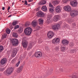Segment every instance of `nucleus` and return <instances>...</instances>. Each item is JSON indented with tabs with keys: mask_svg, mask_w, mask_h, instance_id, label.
<instances>
[{
	"mask_svg": "<svg viewBox=\"0 0 78 78\" xmlns=\"http://www.w3.org/2000/svg\"><path fill=\"white\" fill-rule=\"evenodd\" d=\"M12 16V15H10L8 16V17H11Z\"/></svg>",
	"mask_w": 78,
	"mask_h": 78,
	"instance_id": "nucleus-51",
	"label": "nucleus"
},
{
	"mask_svg": "<svg viewBox=\"0 0 78 78\" xmlns=\"http://www.w3.org/2000/svg\"><path fill=\"white\" fill-rule=\"evenodd\" d=\"M41 9L44 11H46L47 10V7L45 6H43V7L41 8Z\"/></svg>",
	"mask_w": 78,
	"mask_h": 78,
	"instance_id": "nucleus-22",
	"label": "nucleus"
},
{
	"mask_svg": "<svg viewBox=\"0 0 78 78\" xmlns=\"http://www.w3.org/2000/svg\"><path fill=\"white\" fill-rule=\"evenodd\" d=\"M60 28V25L59 24H56L53 26L52 27V29L53 30H58Z\"/></svg>",
	"mask_w": 78,
	"mask_h": 78,
	"instance_id": "nucleus-9",
	"label": "nucleus"
},
{
	"mask_svg": "<svg viewBox=\"0 0 78 78\" xmlns=\"http://www.w3.org/2000/svg\"><path fill=\"white\" fill-rule=\"evenodd\" d=\"M42 2H43V4L44 5H45L46 3V1L45 0H42Z\"/></svg>",
	"mask_w": 78,
	"mask_h": 78,
	"instance_id": "nucleus-42",
	"label": "nucleus"
},
{
	"mask_svg": "<svg viewBox=\"0 0 78 78\" xmlns=\"http://www.w3.org/2000/svg\"><path fill=\"white\" fill-rule=\"evenodd\" d=\"M59 38H55L52 40V43L55 44L59 43Z\"/></svg>",
	"mask_w": 78,
	"mask_h": 78,
	"instance_id": "nucleus-12",
	"label": "nucleus"
},
{
	"mask_svg": "<svg viewBox=\"0 0 78 78\" xmlns=\"http://www.w3.org/2000/svg\"><path fill=\"white\" fill-rule=\"evenodd\" d=\"M23 28L21 27L18 30V31L20 33H22L23 31Z\"/></svg>",
	"mask_w": 78,
	"mask_h": 78,
	"instance_id": "nucleus-28",
	"label": "nucleus"
},
{
	"mask_svg": "<svg viewBox=\"0 0 78 78\" xmlns=\"http://www.w3.org/2000/svg\"><path fill=\"white\" fill-rule=\"evenodd\" d=\"M33 47V44H29L27 50H30V49H31Z\"/></svg>",
	"mask_w": 78,
	"mask_h": 78,
	"instance_id": "nucleus-24",
	"label": "nucleus"
},
{
	"mask_svg": "<svg viewBox=\"0 0 78 78\" xmlns=\"http://www.w3.org/2000/svg\"><path fill=\"white\" fill-rule=\"evenodd\" d=\"M39 42H42V40H39Z\"/></svg>",
	"mask_w": 78,
	"mask_h": 78,
	"instance_id": "nucleus-50",
	"label": "nucleus"
},
{
	"mask_svg": "<svg viewBox=\"0 0 78 78\" xmlns=\"http://www.w3.org/2000/svg\"><path fill=\"white\" fill-rule=\"evenodd\" d=\"M11 27H10V28H11Z\"/></svg>",
	"mask_w": 78,
	"mask_h": 78,
	"instance_id": "nucleus-64",
	"label": "nucleus"
},
{
	"mask_svg": "<svg viewBox=\"0 0 78 78\" xmlns=\"http://www.w3.org/2000/svg\"><path fill=\"white\" fill-rule=\"evenodd\" d=\"M22 3H24V1H22Z\"/></svg>",
	"mask_w": 78,
	"mask_h": 78,
	"instance_id": "nucleus-55",
	"label": "nucleus"
},
{
	"mask_svg": "<svg viewBox=\"0 0 78 78\" xmlns=\"http://www.w3.org/2000/svg\"><path fill=\"white\" fill-rule=\"evenodd\" d=\"M29 2H32V0H30L28 1Z\"/></svg>",
	"mask_w": 78,
	"mask_h": 78,
	"instance_id": "nucleus-53",
	"label": "nucleus"
},
{
	"mask_svg": "<svg viewBox=\"0 0 78 78\" xmlns=\"http://www.w3.org/2000/svg\"><path fill=\"white\" fill-rule=\"evenodd\" d=\"M24 5H28V3H27V0L25 1Z\"/></svg>",
	"mask_w": 78,
	"mask_h": 78,
	"instance_id": "nucleus-44",
	"label": "nucleus"
},
{
	"mask_svg": "<svg viewBox=\"0 0 78 78\" xmlns=\"http://www.w3.org/2000/svg\"><path fill=\"white\" fill-rule=\"evenodd\" d=\"M20 62L19 61L16 64V67H18L19 64H20Z\"/></svg>",
	"mask_w": 78,
	"mask_h": 78,
	"instance_id": "nucleus-39",
	"label": "nucleus"
},
{
	"mask_svg": "<svg viewBox=\"0 0 78 78\" xmlns=\"http://www.w3.org/2000/svg\"><path fill=\"white\" fill-rule=\"evenodd\" d=\"M30 23H27L25 24V26L26 27H28L29 26V25H30Z\"/></svg>",
	"mask_w": 78,
	"mask_h": 78,
	"instance_id": "nucleus-35",
	"label": "nucleus"
},
{
	"mask_svg": "<svg viewBox=\"0 0 78 78\" xmlns=\"http://www.w3.org/2000/svg\"><path fill=\"white\" fill-rule=\"evenodd\" d=\"M51 15H48V16L47 22L48 23L51 22Z\"/></svg>",
	"mask_w": 78,
	"mask_h": 78,
	"instance_id": "nucleus-15",
	"label": "nucleus"
},
{
	"mask_svg": "<svg viewBox=\"0 0 78 78\" xmlns=\"http://www.w3.org/2000/svg\"><path fill=\"white\" fill-rule=\"evenodd\" d=\"M39 5H44V4H43V2L42 0L39 3Z\"/></svg>",
	"mask_w": 78,
	"mask_h": 78,
	"instance_id": "nucleus-36",
	"label": "nucleus"
},
{
	"mask_svg": "<svg viewBox=\"0 0 78 78\" xmlns=\"http://www.w3.org/2000/svg\"><path fill=\"white\" fill-rule=\"evenodd\" d=\"M4 70V68H0V71H3Z\"/></svg>",
	"mask_w": 78,
	"mask_h": 78,
	"instance_id": "nucleus-46",
	"label": "nucleus"
},
{
	"mask_svg": "<svg viewBox=\"0 0 78 78\" xmlns=\"http://www.w3.org/2000/svg\"><path fill=\"white\" fill-rule=\"evenodd\" d=\"M64 3H67V2H68V1L67 0H63V1Z\"/></svg>",
	"mask_w": 78,
	"mask_h": 78,
	"instance_id": "nucleus-47",
	"label": "nucleus"
},
{
	"mask_svg": "<svg viewBox=\"0 0 78 78\" xmlns=\"http://www.w3.org/2000/svg\"><path fill=\"white\" fill-rule=\"evenodd\" d=\"M59 15H57L55 16L53 18V20L55 22H57L58 20V19H59Z\"/></svg>",
	"mask_w": 78,
	"mask_h": 78,
	"instance_id": "nucleus-18",
	"label": "nucleus"
},
{
	"mask_svg": "<svg viewBox=\"0 0 78 78\" xmlns=\"http://www.w3.org/2000/svg\"><path fill=\"white\" fill-rule=\"evenodd\" d=\"M71 0H68V1H71Z\"/></svg>",
	"mask_w": 78,
	"mask_h": 78,
	"instance_id": "nucleus-57",
	"label": "nucleus"
},
{
	"mask_svg": "<svg viewBox=\"0 0 78 78\" xmlns=\"http://www.w3.org/2000/svg\"><path fill=\"white\" fill-rule=\"evenodd\" d=\"M21 58V60H22V59H23V58H25V57H24L23 58H22V56H21L20 57Z\"/></svg>",
	"mask_w": 78,
	"mask_h": 78,
	"instance_id": "nucleus-48",
	"label": "nucleus"
},
{
	"mask_svg": "<svg viewBox=\"0 0 78 78\" xmlns=\"http://www.w3.org/2000/svg\"><path fill=\"white\" fill-rule=\"evenodd\" d=\"M55 11L56 12L59 13L61 12V9H60V6H58L55 8Z\"/></svg>",
	"mask_w": 78,
	"mask_h": 78,
	"instance_id": "nucleus-17",
	"label": "nucleus"
},
{
	"mask_svg": "<svg viewBox=\"0 0 78 78\" xmlns=\"http://www.w3.org/2000/svg\"><path fill=\"white\" fill-rule=\"evenodd\" d=\"M32 32V29L30 27H27L24 30V33L27 36H30Z\"/></svg>",
	"mask_w": 78,
	"mask_h": 78,
	"instance_id": "nucleus-1",
	"label": "nucleus"
},
{
	"mask_svg": "<svg viewBox=\"0 0 78 78\" xmlns=\"http://www.w3.org/2000/svg\"><path fill=\"white\" fill-rule=\"evenodd\" d=\"M32 24L34 27H36L37 25V23H36V22L33 21L32 22Z\"/></svg>",
	"mask_w": 78,
	"mask_h": 78,
	"instance_id": "nucleus-23",
	"label": "nucleus"
},
{
	"mask_svg": "<svg viewBox=\"0 0 78 78\" xmlns=\"http://www.w3.org/2000/svg\"><path fill=\"white\" fill-rule=\"evenodd\" d=\"M72 78H78V77L76 75H73L72 77Z\"/></svg>",
	"mask_w": 78,
	"mask_h": 78,
	"instance_id": "nucleus-41",
	"label": "nucleus"
},
{
	"mask_svg": "<svg viewBox=\"0 0 78 78\" xmlns=\"http://www.w3.org/2000/svg\"><path fill=\"white\" fill-rule=\"evenodd\" d=\"M62 69H61V71H62Z\"/></svg>",
	"mask_w": 78,
	"mask_h": 78,
	"instance_id": "nucleus-59",
	"label": "nucleus"
},
{
	"mask_svg": "<svg viewBox=\"0 0 78 78\" xmlns=\"http://www.w3.org/2000/svg\"><path fill=\"white\" fill-rule=\"evenodd\" d=\"M22 44L24 48H27V47L28 46V42L26 41H24L23 40L22 42Z\"/></svg>",
	"mask_w": 78,
	"mask_h": 78,
	"instance_id": "nucleus-10",
	"label": "nucleus"
},
{
	"mask_svg": "<svg viewBox=\"0 0 78 78\" xmlns=\"http://www.w3.org/2000/svg\"><path fill=\"white\" fill-rule=\"evenodd\" d=\"M70 15L72 17H75L78 14V11L73 9L70 13Z\"/></svg>",
	"mask_w": 78,
	"mask_h": 78,
	"instance_id": "nucleus-2",
	"label": "nucleus"
},
{
	"mask_svg": "<svg viewBox=\"0 0 78 78\" xmlns=\"http://www.w3.org/2000/svg\"><path fill=\"white\" fill-rule=\"evenodd\" d=\"M52 78H55V77H53Z\"/></svg>",
	"mask_w": 78,
	"mask_h": 78,
	"instance_id": "nucleus-58",
	"label": "nucleus"
},
{
	"mask_svg": "<svg viewBox=\"0 0 78 78\" xmlns=\"http://www.w3.org/2000/svg\"><path fill=\"white\" fill-rule=\"evenodd\" d=\"M42 55V53L41 51L36 52L35 53V56L36 58H38V57H41Z\"/></svg>",
	"mask_w": 78,
	"mask_h": 78,
	"instance_id": "nucleus-5",
	"label": "nucleus"
},
{
	"mask_svg": "<svg viewBox=\"0 0 78 78\" xmlns=\"http://www.w3.org/2000/svg\"><path fill=\"white\" fill-rule=\"evenodd\" d=\"M76 24L75 23H73L72 24V27L73 28H74L76 27Z\"/></svg>",
	"mask_w": 78,
	"mask_h": 78,
	"instance_id": "nucleus-33",
	"label": "nucleus"
},
{
	"mask_svg": "<svg viewBox=\"0 0 78 78\" xmlns=\"http://www.w3.org/2000/svg\"><path fill=\"white\" fill-rule=\"evenodd\" d=\"M12 71H13V68H10L7 70L6 73L7 74H11L12 72Z\"/></svg>",
	"mask_w": 78,
	"mask_h": 78,
	"instance_id": "nucleus-14",
	"label": "nucleus"
},
{
	"mask_svg": "<svg viewBox=\"0 0 78 78\" xmlns=\"http://www.w3.org/2000/svg\"><path fill=\"white\" fill-rule=\"evenodd\" d=\"M64 9L65 11H67L68 12H69L72 11V8L69 5H66L64 7Z\"/></svg>",
	"mask_w": 78,
	"mask_h": 78,
	"instance_id": "nucleus-4",
	"label": "nucleus"
},
{
	"mask_svg": "<svg viewBox=\"0 0 78 78\" xmlns=\"http://www.w3.org/2000/svg\"><path fill=\"white\" fill-rule=\"evenodd\" d=\"M6 36H7V35L6 34H4L2 36V39H5V38H6Z\"/></svg>",
	"mask_w": 78,
	"mask_h": 78,
	"instance_id": "nucleus-26",
	"label": "nucleus"
},
{
	"mask_svg": "<svg viewBox=\"0 0 78 78\" xmlns=\"http://www.w3.org/2000/svg\"><path fill=\"white\" fill-rule=\"evenodd\" d=\"M37 30H40L41 29V27H40L39 26H37L36 27V28Z\"/></svg>",
	"mask_w": 78,
	"mask_h": 78,
	"instance_id": "nucleus-40",
	"label": "nucleus"
},
{
	"mask_svg": "<svg viewBox=\"0 0 78 78\" xmlns=\"http://www.w3.org/2000/svg\"><path fill=\"white\" fill-rule=\"evenodd\" d=\"M49 6L50 7H51V8H55V7H54L53 5L51 3H49Z\"/></svg>",
	"mask_w": 78,
	"mask_h": 78,
	"instance_id": "nucleus-37",
	"label": "nucleus"
},
{
	"mask_svg": "<svg viewBox=\"0 0 78 78\" xmlns=\"http://www.w3.org/2000/svg\"><path fill=\"white\" fill-rule=\"evenodd\" d=\"M51 3H52L53 5L55 6L56 5H58V4H59V2L58 1H52Z\"/></svg>",
	"mask_w": 78,
	"mask_h": 78,
	"instance_id": "nucleus-20",
	"label": "nucleus"
},
{
	"mask_svg": "<svg viewBox=\"0 0 78 78\" xmlns=\"http://www.w3.org/2000/svg\"><path fill=\"white\" fill-rule=\"evenodd\" d=\"M69 45L71 46V47H72V46L74 45V44H73V43H70L69 44Z\"/></svg>",
	"mask_w": 78,
	"mask_h": 78,
	"instance_id": "nucleus-43",
	"label": "nucleus"
},
{
	"mask_svg": "<svg viewBox=\"0 0 78 78\" xmlns=\"http://www.w3.org/2000/svg\"><path fill=\"white\" fill-rule=\"evenodd\" d=\"M55 8H50L49 9V11L50 12H52L54 11V9Z\"/></svg>",
	"mask_w": 78,
	"mask_h": 78,
	"instance_id": "nucleus-32",
	"label": "nucleus"
},
{
	"mask_svg": "<svg viewBox=\"0 0 78 78\" xmlns=\"http://www.w3.org/2000/svg\"><path fill=\"white\" fill-rule=\"evenodd\" d=\"M28 5H29V6H30V4H28Z\"/></svg>",
	"mask_w": 78,
	"mask_h": 78,
	"instance_id": "nucleus-56",
	"label": "nucleus"
},
{
	"mask_svg": "<svg viewBox=\"0 0 78 78\" xmlns=\"http://www.w3.org/2000/svg\"><path fill=\"white\" fill-rule=\"evenodd\" d=\"M62 44L63 45H68L69 44V41L64 40H63L62 41Z\"/></svg>",
	"mask_w": 78,
	"mask_h": 78,
	"instance_id": "nucleus-16",
	"label": "nucleus"
},
{
	"mask_svg": "<svg viewBox=\"0 0 78 78\" xmlns=\"http://www.w3.org/2000/svg\"><path fill=\"white\" fill-rule=\"evenodd\" d=\"M3 50V47L2 46H0V52H2Z\"/></svg>",
	"mask_w": 78,
	"mask_h": 78,
	"instance_id": "nucleus-31",
	"label": "nucleus"
},
{
	"mask_svg": "<svg viewBox=\"0 0 78 78\" xmlns=\"http://www.w3.org/2000/svg\"><path fill=\"white\" fill-rule=\"evenodd\" d=\"M18 28H19V26L18 25H16L14 27V29L15 30H16V29H17Z\"/></svg>",
	"mask_w": 78,
	"mask_h": 78,
	"instance_id": "nucleus-38",
	"label": "nucleus"
},
{
	"mask_svg": "<svg viewBox=\"0 0 78 78\" xmlns=\"http://www.w3.org/2000/svg\"><path fill=\"white\" fill-rule=\"evenodd\" d=\"M23 66H20L19 68L17 69L16 72L18 73H20L21 72L22 70H23Z\"/></svg>",
	"mask_w": 78,
	"mask_h": 78,
	"instance_id": "nucleus-19",
	"label": "nucleus"
},
{
	"mask_svg": "<svg viewBox=\"0 0 78 78\" xmlns=\"http://www.w3.org/2000/svg\"><path fill=\"white\" fill-rule=\"evenodd\" d=\"M55 50L57 51L58 50H59V47H56L55 48Z\"/></svg>",
	"mask_w": 78,
	"mask_h": 78,
	"instance_id": "nucleus-45",
	"label": "nucleus"
},
{
	"mask_svg": "<svg viewBox=\"0 0 78 78\" xmlns=\"http://www.w3.org/2000/svg\"><path fill=\"white\" fill-rule=\"evenodd\" d=\"M12 36H13V37H17V36H18V35H17V34L16 33H13L12 34Z\"/></svg>",
	"mask_w": 78,
	"mask_h": 78,
	"instance_id": "nucleus-27",
	"label": "nucleus"
},
{
	"mask_svg": "<svg viewBox=\"0 0 78 78\" xmlns=\"http://www.w3.org/2000/svg\"><path fill=\"white\" fill-rule=\"evenodd\" d=\"M17 21H13L12 23V25L13 26H15L16 25H17Z\"/></svg>",
	"mask_w": 78,
	"mask_h": 78,
	"instance_id": "nucleus-29",
	"label": "nucleus"
},
{
	"mask_svg": "<svg viewBox=\"0 0 78 78\" xmlns=\"http://www.w3.org/2000/svg\"><path fill=\"white\" fill-rule=\"evenodd\" d=\"M6 33L7 34H9V33H10V30H9V29L7 28L6 29Z\"/></svg>",
	"mask_w": 78,
	"mask_h": 78,
	"instance_id": "nucleus-30",
	"label": "nucleus"
},
{
	"mask_svg": "<svg viewBox=\"0 0 78 78\" xmlns=\"http://www.w3.org/2000/svg\"><path fill=\"white\" fill-rule=\"evenodd\" d=\"M9 9H10V7L9 6L8 7V9H7L8 11H9Z\"/></svg>",
	"mask_w": 78,
	"mask_h": 78,
	"instance_id": "nucleus-49",
	"label": "nucleus"
},
{
	"mask_svg": "<svg viewBox=\"0 0 78 78\" xmlns=\"http://www.w3.org/2000/svg\"><path fill=\"white\" fill-rule=\"evenodd\" d=\"M14 4V2H13L12 3V5Z\"/></svg>",
	"mask_w": 78,
	"mask_h": 78,
	"instance_id": "nucleus-54",
	"label": "nucleus"
},
{
	"mask_svg": "<svg viewBox=\"0 0 78 78\" xmlns=\"http://www.w3.org/2000/svg\"><path fill=\"white\" fill-rule=\"evenodd\" d=\"M57 73V72L56 73Z\"/></svg>",
	"mask_w": 78,
	"mask_h": 78,
	"instance_id": "nucleus-63",
	"label": "nucleus"
},
{
	"mask_svg": "<svg viewBox=\"0 0 78 78\" xmlns=\"http://www.w3.org/2000/svg\"><path fill=\"white\" fill-rule=\"evenodd\" d=\"M17 49H14L12 51V57H14L16 55V53H17Z\"/></svg>",
	"mask_w": 78,
	"mask_h": 78,
	"instance_id": "nucleus-13",
	"label": "nucleus"
},
{
	"mask_svg": "<svg viewBox=\"0 0 78 78\" xmlns=\"http://www.w3.org/2000/svg\"><path fill=\"white\" fill-rule=\"evenodd\" d=\"M39 23L40 25H42L44 23V20L42 19L41 18L39 20Z\"/></svg>",
	"mask_w": 78,
	"mask_h": 78,
	"instance_id": "nucleus-21",
	"label": "nucleus"
},
{
	"mask_svg": "<svg viewBox=\"0 0 78 78\" xmlns=\"http://www.w3.org/2000/svg\"><path fill=\"white\" fill-rule=\"evenodd\" d=\"M2 10H5V7H2Z\"/></svg>",
	"mask_w": 78,
	"mask_h": 78,
	"instance_id": "nucleus-52",
	"label": "nucleus"
},
{
	"mask_svg": "<svg viewBox=\"0 0 78 78\" xmlns=\"http://www.w3.org/2000/svg\"><path fill=\"white\" fill-rule=\"evenodd\" d=\"M12 44L13 46H16L17 45L19 44V41L16 39H13L12 40Z\"/></svg>",
	"mask_w": 78,
	"mask_h": 78,
	"instance_id": "nucleus-3",
	"label": "nucleus"
},
{
	"mask_svg": "<svg viewBox=\"0 0 78 78\" xmlns=\"http://www.w3.org/2000/svg\"><path fill=\"white\" fill-rule=\"evenodd\" d=\"M69 22H70V21H69Z\"/></svg>",
	"mask_w": 78,
	"mask_h": 78,
	"instance_id": "nucleus-62",
	"label": "nucleus"
},
{
	"mask_svg": "<svg viewBox=\"0 0 78 78\" xmlns=\"http://www.w3.org/2000/svg\"><path fill=\"white\" fill-rule=\"evenodd\" d=\"M7 61V59L6 58H3L1 61L0 63L1 65H5Z\"/></svg>",
	"mask_w": 78,
	"mask_h": 78,
	"instance_id": "nucleus-8",
	"label": "nucleus"
},
{
	"mask_svg": "<svg viewBox=\"0 0 78 78\" xmlns=\"http://www.w3.org/2000/svg\"><path fill=\"white\" fill-rule=\"evenodd\" d=\"M77 4V1L75 0H74L73 2H70L71 5L73 7H76Z\"/></svg>",
	"mask_w": 78,
	"mask_h": 78,
	"instance_id": "nucleus-6",
	"label": "nucleus"
},
{
	"mask_svg": "<svg viewBox=\"0 0 78 78\" xmlns=\"http://www.w3.org/2000/svg\"><path fill=\"white\" fill-rule=\"evenodd\" d=\"M47 35L48 37H49V38H51V37H52L53 36H54V33H53V32L50 31L48 32Z\"/></svg>",
	"mask_w": 78,
	"mask_h": 78,
	"instance_id": "nucleus-7",
	"label": "nucleus"
},
{
	"mask_svg": "<svg viewBox=\"0 0 78 78\" xmlns=\"http://www.w3.org/2000/svg\"><path fill=\"white\" fill-rule=\"evenodd\" d=\"M37 16L38 17H44V13L41 11H40L37 13Z\"/></svg>",
	"mask_w": 78,
	"mask_h": 78,
	"instance_id": "nucleus-11",
	"label": "nucleus"
},
{
	"mask_svg": "<svg viewBox=\"0 0 78 78\" xmlns=\"http://www.w3.org/2000/svg\"><path fill=\"white\" fill-rule=\"evenodd\" d=\"M1 76V74H0V76Z\"/></svg>",
	"mask_w": 78,
	"mask_h": 78,
	"instance_id": "nucleus-61",
	"label": "nucleus"
},
{
	"mask_svg": "<svg viewBox=\"0 0 78 78\" xmlns=\"http://www.w3.org/2000/svg\"><path fill=\"white\" fill-rule=\"evenodd\" d=\"M66 50V47L64 46H62L61 48V50L62 51H64V50Z\"/></svg>",
	"mask_w": 78,
	"mask_h": 78,
	"instance_id": "nucleus-25",
	"label": "nucleus"
},
{
	"mask_svg": "<svg viewBox=\"0 0 78 78\" xmlns=\"http://www.w3.org/2000/svg\"><path fill=\"white\" fill-rule=\"evenodd\" d=\"M1 14H2V13H1Z\"/></svg>",
	"mask_w": 78,
	"mask_h": 78,
	"instance_id": "nucleus-60",
	"label": "nucleus"
},
{
	"mask_svg": "<svg viewBox=\"0 0 78 78\" xmlns=\"http://www.w3.org/2000/svg\"><path fill=\"white\" fill-rule=\"evenodd\" d=\"M76 52V50L75 49L71 50V53H74Z\"/></svg>",
	"mask_w": 78,
	"mask_h": 78,
	"instance_id": "nucleus-34",
	"label": "nucleus"
}]
</instances>
